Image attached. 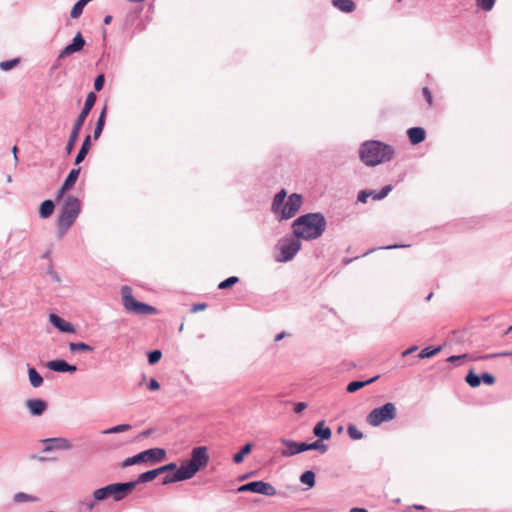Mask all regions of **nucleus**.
<instances>
[{
    "label": "nucleus",
    "mask_w": 512,
    "mask_h": 512,
    "mask_svg": "<svg viewBox=\"0 0 512 512\" xmlns=\"http://www.w3.org/2000/svg\"><path fill=\"white\" fill-rule=\"evenodd\" d=\"M245 491L256 492V481L242 485L241 487L238 488V492H245Z\"/></svg>",
    "instance_id": "nucleus-49"
},
{
    "label": "nucleus",
    "mask_w": 512,
    "mask_h": 512,
    "mask_svg": "<svg viewBox=\"0 0 512 512\" xmlns=\"http://www.w3.org/2000/svg\"><path fill=\"white\" fill-rule=\"evenodd\" d=\"M303 204V196L298 193H292L287 197L285 189L278 191L272 200L271 211L275 214L278 221H284L293 218L300 210Z\"/></svg>",
    "instance_id": "nucleus-3"
},
{
    "label": "nucleus",
    "mask_w": 512,
    "mask_h": 512,
    "mask_svg": "<svg viewBox=\"0 0 512 512\" xmlns=\"http://www.w3.org/2000/svg\"><path fill=\"white\" fill-rule=\"evenodd\" d=\"M166 457V451L162 448H152L124 460L122 466L127 467L141 462H159Z\"/></svg>",
    "instance_id": "nucleus-9"
},
{
    "label": "nucleus",
    "mask_w": 512,
    "mask_h": 512,
    "mask_svg": "<svg viewBox=\"0 0 512 512\" xmlns=\"http://www.w3.org/2000/svg\"><path fill=\"white\" fill-rule=\"evenodd\" d=\"M105 119H106V108H104L102 110V112L100 113V116L96 122V125H95V129H94V134H93V138L95 140H97L102 131H103V128H104V125H105Z\"/></svg>",
    "instance_id": "nucleus-30"
},
{
    "label": "nucleus",
    "mask_w": 512,
    "mask_h": 512,
    "mask_svg": "<svg viewBox=\"0 0 512 512\" xmlns=\"http://www.w3.org/2000/svg\"><path fill=\"white\" fill-rule=\"evenodd\" d=\"M310 450H318L320 453H325L328 450V446L323 443V440H316L309 443Z\"/></svg>",
    "instance_id": "nucleus-41"
},
{
    "label": "nucleus",
    "mask_w": 512,
    "mask_h": 512,
    "mask_svg": "<svg viewBox=\"0 0 512 512\" xmlns=\"http://www.w3.org/2000/svg\"><path fill=\"white\" fill-rule=\"evenodd\" d=\"M91 0H79L72 8L70 15L72 18H78L85 7V5Z\"/></svg>",
    "instance_id": "nucleus-37"
},
{
    "label": "nucleus",
    "mask_w": 512,
    "mask_h": 512,
    "mask_svg": "<svg viewBox=\"0 0 512 512\" xmlns=\"http://www.w3.org/2000/svg\"><path fill=\"white\" fill-rule=\"evenodd\" d=\"M121 296L124 308L131 313L139 315L154 314L156 309L150 305L137 301L132 295V289L129 286L121 288Z\"/></svg>",
    "instance_id": "nucleus-8"
},
{
    "label": "nucleus",
    "mask_w": 512,
    "mask_h": 512,
    "mask_svg": "<svg viewBox=\"0 0 512 512\" xmlns=\"http://www.w3.org/2000/svg\"><path fill=\"white\" fill-rule=\"evenodd\" d=\"M81 506L85 509L86 512H92L95 502L94 501H88L81 503Z\"/></svg>",
    "instance_id": "nucleus-58"
},
{
    "label": "nucleus",
    "mask_w": 512,
    "mask_h": 512,
    "mask_svg": "<svg viewBox=\"0 0 512 512\" xmlns=\"http://www.w3.org/2000/svg\"><path fill=\"white\" fill-rule=\"evenodd\" d=\"M148 389L150 391H157L160 389V384L158 383V381L154 378H152L150 381H149V384H148Z\"/></svg>",
    "instance_id": "nucleus-56"
},
{
    "label": "nucleus",
    "mask_w": 512,
    "mask_h": 512,
    "mask_svg": "<svg viewBox=\"0 0 512 512\" xmlns=\"http://www.w3.org/2000/svg\"><path fill=\"white\" fill-rule=\"evenodd\" d=\"M177 471V477L181 480H187L192 478L197 472L198 468L194 467L189 461L185 464H182Z\"/></svg>",
    "instance_id": "nucleus-19"
},
{
    "label": "nucleus",
    "mask_w": 512,
    "mask_h": 512,
    "mask_svg": "<svg viewBox=\"0 0 512 512\" xmlns=\"http://www.w3.org/2000/svg\"><path fill=\"white\" fill-rule=\"evenodd\" d=\"M349 512H368V510L366 508L353 507V508L350 509Z\"/></svg>",
    "instance_id": "nucleus-62"
},
{
    "label": "nucleus",
    "mask_w": 512,
    "mask_h": 512,
    "mask_svg": "<svg viewBox=\"0 0 512 512\" xmlns=\"http://www.w3.org/2000/svg\"><path fill=\"white\" fill-rule=\"evenodd\" d=\"M441 350H442V346H440V345L436 346V347H433V346L425 347L419 352L418 358L425 359V358L433 357V356L437 355Z\"/></svg>",
    "instance_id": "nucleus-31"
},
{
    "label": "nucleus",
    "mask_w": 512,
    "mask_h": 512,
    "mask_svg": "<svg viewBox=\"0 0 512 512\" xmlns=\"http://www.w3.org/2000/svg\"><path fill=\"white\" fill-rule=\"evenodd\" d=\"M291 227L294 235L300 240L311 241L323 235L327 221L322 213L310 212L297 217Z\"/></svg>",
    "instance_id": "nucleus-1"
},
{
    "label": "nucleus",
    "mask_w": 512,
    "mask_h": 512,
    "mask_svg": "<svg viewBox=\"0 0 512 512\" xmlns=\"http://www.w3.org/2000/svg\"><path fill=\"white\" fill-rule=\"evenodd\" d=\"M359 159L367 167L391 161L395 155V148L379 140H366L359 147Z\"/></svg>",
    "instance_id": "nucleus-2"
},
{
    "label": "nucleus",
    "mask_w": 512,
    "mask_h": 512,
    "mask_svg": "<svg viewBox=\"0 0 512 512\" xmlns=\"http://www.w3.org/2000/svg\"><path fill=\"white\" fill-rule=\"evenodd\" d=\"M409 247V245H403V244H392L385 246L384 249L392 250V249H399V248H406Z\"/></svg>",
    "instance_id": "nucleus-60"
},
{
    "label": "nucleus",
    "mask_w": 512,
    "mask_h": 512,
    "mask_svg": "<svg viewBox=\"0 0 512 512\" xmlns=\"http://www.w3.org/2000/svg\"><path fill=\"white\" fill-rule=\"evenodd\" d=\"M409 509L424 510L425 506L421 504H413L412 506H409Z\"/></svg>",
    "instance_id": "nucleus-63"
},
{
    "label": "nucleus",
    "mask_w": 512,
    "mask_h": 512,
    "mask_svg": "<svg viewBox=\"0 0 512 512\" xmlns=\"http://www.w3.org/2000/svg\"><path fill=\"white\" fill-rule=\"evenodd\" d=\"M81 128L82 127H80V126H78L76 124L73 125L72 131L70 133V136H69L68 142L66 144V148H65L66 152L68 154H70L72 152V150L74 149V146H75V143L78 140Z\"/></svg>",
    "instance_id": "nucleus-25"
},
{
    "label": "nucleus",
    "mask_w": 512,
    "mask_h": 512,
    "mask_svg": "<svg viewBox=\"0 0 512 512\" xmlns=\"http://www.w3.org/2000/svg\"><path fill=\"white\" fill-rule=\"evenodd\" d=\"M396 416L397 409L395 404L387 402L380 407L372 409L366 417V422L372 427H378L382 423L394 420Z\"/></svg>",
    "instance_id": "nucleus-7"
},
{
    "label": "nucleus",
    "mask_w": 512,
    "mask_h": 512,
    "mask_svg": "<svg viewBox=\"0 0 512 512\" xmlns=\"http://www.w3.org/2000/svg\"><path fill=\"white\" fill-rule=\"evenodd\" d=\"M69 348L72 352H75V351H83V352H91L93 350V348L88 345V344H85V343H70L69 344Z\"/></svg>",
    "instance_id": "nucleus-40"
},
{
    "label": "nucleus",
    "mask_w": 512,
    "mask_h": 512,
    "mask_svg": "<svg viewBox=\"0 0 512 512\" xmlns=\"http://www.w3.org/2000/svg\"><path fill=\"white\" fill-rule=\"evenodd\" d=\"M90 147H91V137H90V135H87L82 143L80 151L78 152V154L76 156L75 165L80 164L85 159Z\"/></svg>",
    "instance_id": "nucleus-26"
},
{
    "label": "nucleus",
    "mask_w": 512,
    "mask_h": 512,
    "mask_svg": "<svg viewBox=\"0 0 512 512\" xmlns=\"http://www.w3.org/2000/svg\"><path fill=\"white\" fill-rule=\"evenodd\" d=\"M355 259H357V257H355ZM353 260H354V258H344V259L342 260V263H343L344 265H348V264H350Z\"/></svg>",
    "instance_id": "nucleus-64"
},
{
    "label": "nucleus",
    "mask_w": 512,
    "mask_h": 512,
    "mask_svg": "<svg viewBox=\"0 0 512 512\" xmlns=\"http://www.w3.org/2000/svg\"><path fill=\"white\" fill-rule=\"evenodd\" d=\"M417 350H418V346L413 345V346L409 347L408 349L404 350V351L402 352V356H403V357H406V356H408V355L412 354L413 352H415V351H417Z\"/></svg>",
    "instance_id": "nucleus-59"
},
{
    "label": "nucleus",
    "mask_w": 512,
    "mask_h": 512,
    "mask_svg": "<svg viewBox=\"0 0 512 512\" xmlns=\"http://www.w3.org/2000/svg\"><path fill=\"white\" fill-rule=\"evenodd\" d=\"M280 443L284 446L281 450V455L283 457H292L297 455V442L294 440L280 438Z\"/></svg>",
    "instance_id": "nucleus-21"
},
{
    "label": "nucleus",
    "mask_w": 512,
    "mask_h": 512,
    "mask_svg": "<svg viewBox=\"0 0 512 512\" xmlns=\"http://www.w3.org/2000/svg\"><path fill=\"white\" fill-rule=\"evenodd\" d=\"M252 448L253 444L247 443L238 453L233 456V461L237 464L241 463L244 459V456L248 455L252 451Z\"/></svg>",
    "instance_id": "nucleus-35"
},
{
    "label": "nucleus",
    "mask_w": 512,
    "mask_h": 512,
    "mask_svg": "<svg viewBox=\"0 0 512 512\" xmlns=\"http://www.w3.org/2000/svg\"><path fill=\"white\" fill-rule=\"evenodd\" d=\"M81 168H74L70 171L67 178L65 179L64 183L62 184L58 196L61 197L66 191L70 190L74 184L76 183L78 176L80 174Z\"/></svg>",
    "instance_id": "nucleus-17"
},
{
    "label": "nucleus",
    "mask_w": 512,
    "mask_h": 512,
    "mask_svg": "<svg viewBox=\"0 0 512 512\" xmlns=\"http://www.w3.org/2000/svg\"><path fill=\"white\" fill-rule=\"evenodd\" d=\"M332 4L344 13H351L356 8V5L352 0H332Z\"/></svg>",
    "instance_id": "nucleus-24"
},
{
    "label": "nucleus",
    "mask_w": 512,
    "mask_h": 512,
    "mask_svg": "<svg viewBox=\"0 0 512 512\" xmlns=\"http://www.w3.org/2000/svg\"><path fill=\"white\" fill-rule=\"evenodd\" d=\"M301 242L298 237L292 234L284 236L279 240L276 248L278 254L275 256L277 262L285 263L291 261L301 249Z\"/></svg>",
    "instance_id": "nucleus-6"
},
{
    "label": "nucleus",
    "mask_w": 512,
    "mask_h": 512,
    "mask_svg": "<svg viewBox=\"0 0 512 512\" xmlns=\"http://www.w3.org/2000/svg\"><path fill=\"white\" fill-rule=\"evenodd\" d=\"M84 45H85V40L82 37L81 33L78 32L77 35L74 37L73 42L71 44L67 45L62 50V52L59 55V58L68 57L69 55L82 50Z\"/></svg>",
    "instance_id": "nucleus-13"
},
{
    "label": "nucleus",
    "mask_w": 512,
    "mask_h": 512,
    "mask_svg": "<svg viewBox=\"0 0 512 512\" xmlns=\"http://www.w3.org/2000/svg\"><path fill=\"white\" fill-rule=\"evenodd\" d=\"M495 377L488 372H484L481 374V382H483L486 385H493L495 383Z\"/></svg>",
    "instance_id": "nucleus-46"
},
{
    "label": "nucleus",
    "mask_w": 512,
    "mask_h": 512,
    "mask_svg": "<svg viewBox=\"0 0 512 512\" xmlns=\"http://www.w3.org/2000/svg\"><path fill=\"white\" fill-rule=\"evenodd\" d=\"M476 6L485 11V12H489L493 9L495 3H496V0H476Z\"/></svg>",
    "instance_id": "nucleus-38"
},
{
    "label": "nucleus",
    "mask_w": 512,
    "mask_h": 512,
    "mask_svg": "<svg viewBox=\"0 0 512 512\" xmlns=\"http://www.w3.org/2000/svg\"><path fill=\"white\" fill-rule=\"evenodd\" d=\"M238 281H239L238 277L231 276V277L227 278L226 280L220 282L219 285H218V288L221 289V290L230 288L231 286L236 284Z\"/></svg>",
    "instance_id": "nucleus-42"
},
{
    "label": "nucleus",
    "mask_w": 512,
    "mask_h": 512,
    "mask_svg": "<svg viewBox=\"0 0 512 512\" xmlns=\"http://www.w3.org/2000/svg\"><path fill=\"white\" fill-rule=\"evenodd\" d=\"M176 477H177V471H175V473L172 475L165 476V478L163 479V484H168V483H172V482H176V481H182L181 479H178Z\"/></svg>",
    "instance_id": "nucleus-53"
},
{
    "label": "nucleus",
    "mask_w": 512,
    "mask_h": 512,
    "mask_svg": "<svg viewBox=\"0 0 512 512\" xmlns=\"http://www.w3.org/2000/svg\"><path fill=\"white\" fill-rule=\"evenodd\" d=\"M45 452L52 451L54 449L67 450L71 448V443L65 438H50L45 439Z\"/></svg>",
    "instance_id": "nucleus-14"
},
{
    "label": "nucleus",
    "mask_w": 512,
    "mask_h": 512,
    "mask_svg": "<svg viewBox=\"0 0 512 512\" xmlns=\"http://www.w3.org/2000/svg\"><path fill=\"white\" fill-rule=\"evenodd\" d=\"M379 377H380L379 375H376V376L369 378L367 380H364V381H360V380L351 381L350 383H348V385L346 387V391L348 393H355L356 391L360 390L361 388L374 383L376 380L379 379Z\"/></svg>",
    "instance_id": "nucleus-23"
},
{
    "label": "nucleus",
    "mask_w": 512,
    "mask_h": 512,
    "mask_svg": "<svg viewBox=\"0 0 512 512\" xmlns=\"http://www.w3.org/2000/svg\"><path fill=\"white\" fill-rule=\"evenodd\" d=\"M80 201L73 196H69L63 205L62 211L58 218V229L63 234L74 223L80 213Z\"/></svg>",
    "instance_id": "nucleus-5"
},
{
    "label": "nucleus",
    "mask_w": 512,
    "mask_h": 512,
    "mask_svg": "<svg viewBox=\"0 0 512 512\" xmlns=\"http://www.w3.org/2000/svg\"><path fill=\"white\" fill-rule=\"evenodd\" d=\"M258 494L274 496L277 494V492L270 483L258 480Z\"/></svg>",
    "instance_id": "nucleus-29"
},
{
    "label": "nucleus",
    "mask_w": 512,
    "mask_h": 512,
    "mask_svg": "<svg viewBox=\"0 0 512 512\" xmlns=\"http://www.w3.org/2000/svg\"><path fill=\"white\" fill-rule=\"evenodd\" d=\"M131 429V426L128 424H121L114 426L106 431H104L105 434H112V433H120Z\"/></svg>",
    "instance_id": "nucleus-43"
},
{
    "label": "nucleus",
    "mask_w": 512,
    "mask_h": 512,
    "mask_svg": "<svg viewBox=\"0 0 512 512\" xmlns=\"http://www.w3.org/2000/svg\"><path fill=\"white\" fill-rule=\"evenodd\" d=\"M14 500L18 503H21V502H26V501H34L35 498L28 495V494H25V493H17L15 496H14Z\"/></svg>",
    "instance_id": "nucleus-47"
},
{
    "label": "nucleus",
    "mask_w": 512,
    "mask_h": 512,
    "mask_svg": "<svg viewBox=\"0 0 512 512\" xmlns=\"http://www.w3.org/2000/svg\"><path fill=\"white\" fill-rule=\"evenodd\" d=\"M207 308V305L205 303H198L194 304L191 308V312L196 313L198 311H203Z\"/></svg>",
    "instance_id": "nucleus-57"
},
{
    "label": "nucleus",
    "mask_w": 512,
    "mask_h": 512,
    "mask_svg": "<svg viewBox=\"0 0 512 512\" xmlns=\"http://www.w3.org/2000/svg\"><path fill=\"white\" fill-rule=\"evenodd\" d=\"M161 357L162 352L160 350H154L148 354V362L150 365H154L160 361Z\"/></svg>",
    "instance_id": "nucleus-44"
},
{
    "label": "nucleus",
    "mask_w": 512,
    "mask_h": 512,
    "mask_svg": "<svg viewBox=\"0 0 512 512\" xmlns=\"http://www.w3.org/2000/svg\"><path fill=\"white\" fill-rule=\"evenodd\" d=\"M158 475H160V472L157 469L150 470L147 472H144L139 475L138 479L135 481L136 485L139 483H146L154 480Z\"/></svg>",
    "instance_id": "nucleus-33"
},
{
    "label": "nucleus",
    "mask_w": 512,
    "mask_h": 512,
    "mask_svg": "<svg viewBox=\"0 0 512 512\" xmlns=\"http://www.w3.org/2000/svg\"><path fill=\"white\" fill-rule=\"evenodd\" d=\"M512 355L511 352H499V353H492V354H486L481 355L478 357H472L469 354H461V355H451L447 358V362L454 365H460L462 362L469 360V361H477V360H487L491 358L496 357H505Z\"/></svg>",
    "instance_id": "nucleus-10"
},
{
    "label": "nucleus",
    "mask_w": 512,
    "mask_h": 512,
    "mask_svg": "<svg viewBox=\"0 0 512 512\" xmlns=\"http://www.w3.org/2000/svg\"><path fill=\"white\" fill-rule=\"evenodd\" d=\"M49 320L55 327H57L62 332H74L73 326L69 322L57 316L56 314H50Z\"/></svg>",
    "instance_id": "nucleus-22"
},
{
    "label": "nucleus",
    "mask_w": 512,
    "mask_h": 512,
    "mask_svg": "<svg viewBox=\"0 0 512 512\" xmlns=\"http://www.w3.org/2000/svg\"><path fill=\"white\" fill-rule=\"evenodd\" d=\"M313 434L319 439V440H329L332 437V431L331 429L325 425L324 421L318 422L314 428H313Z\"/></svg>",
    "instance_id": "nucleus-20"
},
{
    "label": "nucleus",
    "mask_w": 512,
    "mask_h": 512,
    "mask_svg": "<svg viewBox=\"0 0 512 512\" xmlns=\"http://www.w3.org/2000/svg\"><path fill=\"white\" fill-rule=\"evenodd\" d=\"M422 94H423V97L425 98L426 102L428 103V105L431 106L433 104V97H432V93L429 90V88L424 87L422 89Z\"/></svg>",
    "instance_id": "nucleus-51"
},
{
    "label": "nucleus",
    "mask_w": 512,
    "mask_h": 512,
    "mask_svg": "<svg viewBox=\"0 0 512 512\" xmlns=\"http://www.w3.org/2000/svg\"><path fill=\"white\" fill-rule=\"evenodd\" d=\"M392 191V185H385L379 191L372 190V198L374 200H382Z\"/></svg>",
    "instance_id": "nucleus-36"
},
{
    "label": "nucleus",
    "mask_w": 512,
    "mask_h": 512,
    "mask_svg": "<svg viewBox=\"0 0 512 512\" xmlns=\"http://www.w3.org/2000/svg\"><path fill=\"white\" fill-rule=\"evenodd\" d=\"M135 487L136 482L109 484L96 489L93 492V499L94 501H103L108 498H113L115 501H120L129 495Z\"/></svg>",
    "instance_id": "nucleus-4"
},
{
    "label": "nucleus",
    "mask_w": 512,
    "mask_h": 512,
    "mask_svg": "<svg viewBox=\"0 0 512 512\" xmlns=\"http://www.w3.org/2000/svg\"><path fill=\"white\" fill-rule=\"evenodd\" d=\"M287 336H289V334L286 333L285 331H282L275 336L274 341L278 342Z\"/></svg>",
    "instance_id": "nucleus-61"
},
{
    "label": "nucleus",
    "mask_w": 512,
    "mask_h": 512,
    "mask_svg": "<svg viewBox=\"0 0 512 512\" xmlns=\"http://www.w3.org/2000/svg\"><path fill=\"white\" fill-rule=\"evenodd\" d=\"M189 462L198 468V471L205 468L209 462L207 448L204 446L196 447L192 450Z\"/></svg>",
    "instance_id": "nucleus-11"
},
{
    "label": "nucleus",
    "mask_w": 512,
    "mask_h": 512,
    "mask_svg": "<svg viewBox=\"0 0 512 512\" xmlns=\"http://www.w3.org/2000/svg\"><path fill=\"white\" fill-rule=\"evenodd\" d=\"M176 468H177V466L175 463H169L167 465L159 467L158 471L160 472V474H163L166 471H174V470H176Z\"/></svg>",
    "instance_id": "nucleus-52"
},
{
    "label": "nucleus",
    "mask_w": 512,
    "mask_h": 512,
    "mask_svg": "<svg viewBox=\"0 0 512 512\" xmlns=\"http://www.w3.org/2000/svg\"><path fill=\"white\" fill-rule=\"evenodd\" d=\"M96 102V95L94 92H90L85 100L84 107L80 114L78 115L77 119L75 120L74 124L82 127L87 116L89 115L91 109L93 108L94 104Z\"/></svg>",
    "instance_id": "nucleus-12"
},
{
    "label": "nucleus",
    "mask_w": 512,
    "mask_h": 512,
    "mask_svg": "<svg viewBox=\"0 0 512 512\" xmlns=\"http://www.w3.org/2000/svg\"><path fill=\"white\" fill-rule=\"evenodd\" d=\"M465 381L469 386L475 388L481 384V375L476 374L472 369L468 372L465 377Z\"/></svg>",
    "instance_id": "nucleus-34"
},
{
    "label": "nucleus",
    "mask_w": 512,
    "mask_h": 512,
    "mask_svg": "<svg viewBox=\"0 0 512 512\" xmlns=\"http://www.w3.org/2000/svg\"><path fill=\"white\" fill-rule=\"evenodd\" d=\"M315 473L312 470H306L300 475V482L306 485L308 488H312L315 486Z\"/></svg>",
    "instance_id": "nucleus-28"
},
{
    "label": "nucleus",
    "mask_w": 512,
    "mask_h": 512,
    "mask_svg": "<svg viewBox=\"0 0 512 512\" xmlns=\"http://www.w3.org/2000/svg\"><path fill=\"white\" fill-rule=\"evenodd\" d=\"M47 367L56 372H70L73 373L77 370L76 366L70 365L64 360H52L47 363Z\"/></svg>",
    "instance_id": "nucleus-18"
},
{
    "label": "nucleus",
    "mask_w": 512,
    "mask_h": 512,
    "mask_svg": "<svg viewBox=\"0 0 512 512\" xmlns=\"http://www.w3.org/2000/svg\"><path fill=\"white\" fill-rule=\"evenodd\" d=\"M18 63H19V59L3 61L0 63V68L4 71H8V70L14 68Z\"/></svg>",
    "instance_id": "nucleus-45"
},
{
    "label": "nucleus",
    "mask_w": 512,
    "mask_h": 512,
    "mask_svg": "<svg viewBox=\"0 0 512 512\" xmlns=\"http://www.w3.org/2000/svg\"><path fill=\"white\" fill-rule=\"evenodd\" d=\"M28 376H29L30 384H31L33 387L37 388V387H39V386H41V385H42V383H43V378H42V376H41V375L36 371V369H35V368L30 367V368L28 369Z\"/></svg>",
    "instance_id": "nucleus-32"
},
{
    "label": "nucleus",
    "mask_w": 512,
    "mask_h": 512,
    "mask_svg": "<svg viewBox=\"0 0 512 512\" xmlns=\"http://www.w3.org/2000/svg\"><path fill=\"white\" fill-rule=\"evenodd\" d=\"M347 433L353 440H361L364 437V434L353 424L348 425Z\"/></svg>",
    "instance_id": "nucleus-39"
},
{
    "label": "nucleus",
    "mask_w": 512,
    "mask_h": 512,
    "mask_svg": "<svg viewBox=\"0 0 512 512\" xmlns=\"http://www.w3.org/2000/svg\"><path fill=\"white\" fill-rule=\"evenodd\" d=\"M306 407H307L306 402H297L294 404V412L299 414L302 411H304L306 409Z\"/></svg>",
    "instance_id": "nucleus-55"
},
{
    "label": "nucleus",
    "mask_w": 512,
    "mask_h": 512,
    "mask_svg": "<svg viewBox=\"0 0 512 512\" xmlns=\"http://www.w3.org/2000/svg\"><path fill=\"white\" fill-rule=\"evenodd\" d=\"M105 78L103 74H100L96 77L94 81V88L96 91H100L104 86Z\"/></svg>",
    "instance_id": "nucleus-50"
},
{
    "label": "nucleus",
    "mask_w": 512,
    "mask_h": 512,
    "mask_svg": "<svg viewBox=\"0 0 512 512\" xmlns=\"http://www.w3.org/2000/svg\"><path fill=\"white\" fill-rule=\"evenodd\" d=\"M369 197H372V190H361L358 193L357 201L365 203Z\"/></svg>",
    "instance_id": "nucleus-48"
},
{
    "label": "nucleus",
    "mask_w": 512,
    "mask_h": 512,
    "mask_svg": "<svg viewBox=\"0 0 512 512\" xmlns=\"http://www.w3.org/2000/svg\"><path fill=\"white\" fill-rule=\"evenodd\" d=\"M26 407L33 416H40L47 409V403L42 399H29L26 401Z\"/></svg>",
    "instance_id": "nucleus-15"
},
{
    "label": "nucleus",
    "mask_w": 512,
    "mask_h": 512,
    "mask_svg": "<svg viewBox=\"0 0 512 512\" xmlns=\"http://www.w3.org/2000/svg\"><path fill=\"white\" fill-rule=\"evenodd\" d=\"M55 205L52 200H45L41 203L39 208V215L41 218H48L52 215Z\"/></svg>",
    "instance_id": "nucleus-27"
},
{
    "label": "nucleus",
    "mask_w": 512,
    "mask_h": 512,
    "mask_svg": "<svg viewBox=\"0 0 512 512\" xmlns=\"http://www.w3.org/2000/svg\"><path fill=\"white\" fill-rule=\"evenodd\" d=\"M310 450L309 443L306 442H297V453H302Z\"/></svg>",
    "instance_id": "nucleus-54"
},
{
    "label": "nucleus",
    "mask_w": 512,
    "mask_h": 512,
    "mask_svg": "<svg viewBox=\"0 0 512 512\" xmlns=\"http://www.w3.org/2000/svg\"><path fill=\"white\" fill-rule=\"evenodd\" d=\"M407 136L412 145H418L425 140L426 131L419 126L411 127L407 130Z\"/></svg>",
    "instance_id": "nucleus-16"
}]
</instances>
